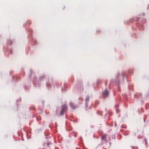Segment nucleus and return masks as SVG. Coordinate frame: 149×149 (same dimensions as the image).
Returning <instances> with one entry per match:
<instances>
[{"instance_id": "1", "label": "nucleus", "mask_w": 149, "mask_h": 149, "mask_svg": "<svg viewBox=\"0 0 149 149\" xmlns=\"http://www.w3.org/2000/svg\"><path fill=\"white\" fill-rule=\"evenodd\" d=\"M62 107V109L60 114L61 116L63 115L64 113L68 109V107L65 104L63 105Z\"/></svg>"}, {"instance_id": "2", "label": "nucleus", "mask_w": 149, "mask_h": 149, "mask_svg": "<svg viewBox=\"0 0 149 149\" xmlns=\"http://www.w3.org/2000/svg\"><path fill=\"white\" fill-rule=\"evenodd\" d=\"M70 105L72 109H74L77 108V107L74 105V104L72 102L70 103Z\"/></svg>"}, {"instance_id": "3", "label": "nucleus", "mask_w": 149, "mask_h": 149, "mask_svg": "<svg viewBox=\"0 0 149 149\" xmlns=\"http://www.w3.org/2000/svg\"><path fill=\"white\" fill-rule=\"evenodd\" d=\"M103 95L105 97L107 96L108 95V92L107 90H105L103 93Z\"/></svg>"}, {"instance_id": "4", "label": "nucleus", "mask_w": 149, "mask_h": 149, "mask_svg": "<svg viewBox=\"0 0 149 149\" xmlns=\"http://www.w3.org/2000/svg\"><path fill=\"white\" fill-rule=\"evenodd\" d=\"M89 97L88 96H87L86 97V102H88L89 100Z\"/></svg>"}, {"instance_id": "5", "label": "nucleus", "mask_w": 149, "mask_h": 149, "mask_svg": "<svg viewBox=\"0 0 149 149\" xmlns=\"http://www.w3.org/2000/svg\"><path fill=\"white\" fill-rule=\"evenodd\" d=\"M106 138V136L105 135H103L102 136V138L103 140H104Z\"/></svg>"}, {"instance_id": "6", "label": "nucleus", "mask_w": 149, "mask_h": 149, "mask_svg": "<svg viewBox=\"0 0 149 149\" xmlns=\"http://www.w3.org/2000/svg\"><path fill=\"white\" fill-rule=\"evenodd\" d=\"M51 144V142H48L47 143V146L48 147H49V145Z\"/></svg>"}, {"instance_id": "7", "label": "nucleus", "mask_w": 149, "mask_h": 149, "mask_svg": "<svg viewBox=\"0 0 149 149\" xmlns=\"http://www.w3.org/2000/svg\"><path fill=\"white\" fill-rule=\"evenodd\" d=\"M27 22H28V24H31V22L29 21H28Z\"/></svg>"}]
</instances>
